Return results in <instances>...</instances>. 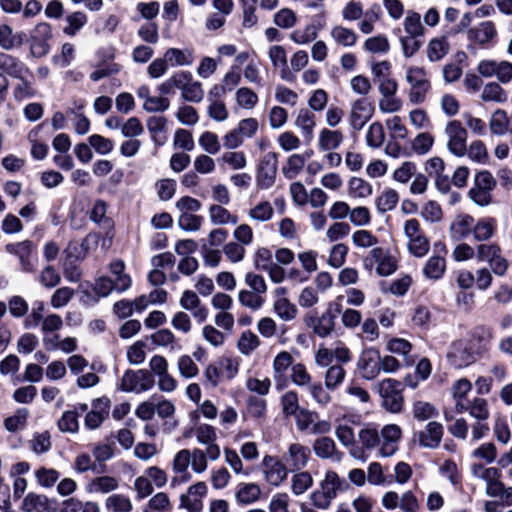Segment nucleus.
<instances>
[{
	"instance_id": "21",
	"label": "nucleus",
	"mask_w": 512,
	"mask_h": 512,
	"mask_svg": "<svg viewBox=\"0 0 512 512\" xmlns=\"http://www.w3.org/2000/svg\"><path fill=\"white\" fill-rule=\"evenodd\" d=\"M313 451L320 459H332L340 461L342 453L338 451L334 440L330 437H319L313 442Z\"/></svg>"
},
{
	"instance_id": "46",
	"label": "nucleus",
	"mask_w": 512,
	"mask_h": 512,
	"mask_svg": "<svg viewBox=\"0 0 512 512\" xmlns=\"http://www.w3.org/2000/svg\"><path fill=\"white\" fill-rule=\"evenodd\" d=\"M471 457L476 460H482L487 464H491L497 458L496 446L492 442L483 443L472 451Z\"/></svg>"
},
{
	"instance_id": "23",
	"label": "nucleus",
	"mask_w": 512,
	"mask_h": 512,
	"mask_svg": "<svg viewBox=\"0 0 512 512\" xmlns=\"http://www.w3.org/2000/svg\"><path fill=\"white\" fill-rule=\"evenodd\" d=\"M119 487V479L114 476L102 475L91 479L86 485V490L91 494H108Z\"/></svg>"
},
{
	"instance_id": "49",
	"label": "nucleus",
	"mask_w": 512,
	"mask_h": 512,
	"mask_svg": "<svg viewBox=\"0 0 512 512\" xmlns=\"http://www.w3.org/2000/svg\"><path fill=\"white\" fill-rule=\"evenodd\" d=\"M508 123L507 113L502 109H497L491 116L490 130L495 135H504L508 129Z\"/></svg>"
},
{
	"instance_id": "33",
	"label": "nucleus",
	"mask_w": 512,
	"mask_h": 512,
	"mask_svg": "<svg viewBox=\"0 0 512 512\" xmlns=\"http://www.w3.org/2000/svg\"><path fill=\"white\" fill-rule=\"evenodd\" d=\"M164 56L171 66H189L193 63V52L190 49L169 48Z\"/></svg>"
},
{
	"instance_id": "10",
	"label": "nucleus",
	"mask_w": 512,
	"mask_h": 512,
	"mask_svg": "<svg viewBox=\"0 0 512 512\" xmlns=\"http://www.w3.org/2000/svg\"><path fill=\"white\" fill-rule=\"evenodd\" d=\"M278 156L275 152L266 153L260 160L256 171L257 186L266 190L271 188L276 180Z\"/></svg>"
},
{
	"instance_id": "53",
	"label": "nucleus",
	"mask_w": 512,
	"mask_h": 512,
	"mask_svg": "<svg viewBox=\"0 0 512 512\" xmlns=\"http://www.w3.org/2000/svg\"><path fill=\"white\" fill-rule=\"evenodd\" d=\"M404 29L410 36H423L424 28L421 23L420 14L409 11L404 20Z\"/></svg>"
},
{
	"instance_id": "37",
	"label": "nucleus",
	"mask_w": 512,
	"mask_h": 512,
	"mask_svg": "<svg viewBox=\"0 0 512 512\" xmlns=\"http://www.w3.org/2000/svg\"><path fill=\"white\" fill-rule=\"evenodd\" d=\"M105 508L109 512H131L133 504L124 494H112L105 500Z\"/></svg>"
},
{
	"instance_id": "55",
	"label": "nucleus",
	"mask_w": 512,
	"mask_h": 512,
	"mask_svg": "<svg viewBox=\"0 0 512 512\" xmlns=\"http://www.w3.org/2000/svg\"><path fill=\"white\" fill-rule=\"evenodd\" d=\"M291 498L286 492H277L272 495L268 503L269 512H290Z\"/></svg>"
},
{
	"instance_id": "63",
	"label": "nucleus",
	"mask_w": 512,
	"mask_h": 512,
	"mask_svg": "<svg viewBox=\"0 0 512 512\" xmlns=\"http://www.w3.org/2000/svg\"><path fill=\"white\" fill-rule=\"evenodd\" d=\"M422 36H401L400 43L402 46L403 54L406 58H411L423 45Z\"/></svg>"
},
{
	"instance_id": "6",
	"label": "nucleus",
	"mask_w": 512,
	"mask_h": 512,
	"mask_svg": "<svg viewBox=\"0 0 512 512\" xmlns=\"http://www.w3.org/2000/svg\"><path fill=\"white\" fill-rule=\"evenodd\" d=\"M406 81L410 86L408 98L412 104H422L431 90L428 73L423 67L410 66L406 70Z\"/></svg>"
},
{
	"instance_id": "59",
	"label": "nucleus",
	"mask_w": 512,
	"mask_h": 512,
	"mask_svg": "<svg viewBox=\"0 0 512 512\" xmlns=\"http://www.w3.org/2000/svg\"><path fill=\"white\" fill-rule=\"evenodd\" d=\"M133 486L138 500L147 498L152 495L154 491V485L145 473L135 478Z\"/></svg>"
},
{
	"instance_id": "20",
	"label": "nucleus",
	"mask_w": 512,
	"mask_h": 512,
	"mask_svg": "<svg viewBox=\"0 0 512 512\" xmlns=\"http://www.w3.org/2000/svg\"><path fill=\"white\" fill-rule=\"evenodd\" d=\"M0 72L6 77L22 78V74L29 73V67L18 57L0 52Z\"/></svg>"
},
{
	"instance_id": "44",
	"label": "nucleus",
	"mask_w": 512,
	"mask_h": 512,
	"mask_svg": "<svg viewBox=\"0 0 512 512\" xmlns=\"http://www.w3.org/2000/svg\"><path fill=\"white\" fill-rule=\"evenodd\" d=\"M412 415L418 421H426L438 415L435 406L426 401H416L412 406Z\"/></svg>"
},
{
	"instance_id": "29",
	"label": "nucleus",
	"mask_w": 512,
	"mask_h": 512,
	"mask_svg": "<svg viewBox=\"0 0 512 512\" xmlns=\"http://www.w3.org/2000/svg\"><path fill=\"white\" fill-rule=\"evenodd\" d=\"M474 224V218L469 215H459L450 225V235L454 241L465 239L471 232Z\"/></svg>"
},
{
	"instance_id": "57",
	"label": "nucleus",
	"mask_w": 512,
	"mask_h": 512,
	"mask_svg": "<svg viewBox=\"0 0 512 512\" xmlns=\"http://www.w3.org/2000/svg\"><path fill=\"white\" fill-rule=\"evenodd\" d=\"M305 165V157L300 154H293L287 160V165L282 168V172L287 179L295 178Z\"/></svg>"
},
{
	"instance_id": "32",
	"label": "nucleus",
	"mask_w": 512,
	"mask_h": 512,
	"mask_svg": "<svg viewBox=\"0 0 512 512\" xmlns=\"http://www.w3.org/2000/svg\"><path fill=\"white\" fill-rule=\"evenodd\" d=\"M20 82L14 87L13 95L17 101L32 98L36 92L33 87V74L29 69V73L22 74V78H16Z\"/></svg>"
},
{
	"instance_id": "28",
	"label": "nucleus",
	"mask_w": 512,
	"mask_h": 512,
	"mask_svg": "<svg viewBox=\"0 0 512 512\" xmlns=\"http://www.w3.org/2000/svg\"><path fill=\"white\" fill-rule=\"evenodd\" d=\"M294 471L290 479V490L294 496H300L313 486L314 479L309 471L303 469Z\"/></svg>"
},
{
	"instance_id": "43",
	"label": "nucleus",
	"mask_w": 512,
	"mask_h": 512,
	"mask_svg": "<svg viewBox=\"0 0 512 512\" xmlns=\"http://www.w3.org/2000/svg\"><path fill=\"white\" fill-rule=\"evenodd\" d=\"M466 411L469 412L471 417L479 421H486L490 415L487 400L480 397L472 399L467 405Z\"/></svg>"
},
{
	"instance_id": "47",
	"label": "nucleus",
	"mask_w": 512,
	"mask_h": 512,
	"mask_svg": "<svg viewBox=\"0 0 512 512\" xmlns=\"http://www.w3.org/2000/svg\"><path fill=\"white\" fill-rule=\"evenodd\" d=\"M67 26L63 32L68 36H74L87 23V16L84 12L76 11L66 17Z\"/></svg>"
},
{
	"instance_id": "9",
	"label": "nucleus",
	"mask_w": 512,
	"mask_h": 512,
	"mask_svg": "<svg viewBox=\"0 0 512 512\" xmlns=\"http://www.w3.org/2000/svg\"><path fill=\"white\" fill-rule=\"evenodd\" d=\"M208 486L204 481H198L187 488L179 497V508L186 512H202Z\"/></svg>"
},
{
	"instance_id": "2",
	"label": "nucleus",
	"mask_w": 512,
	"mask_h": 512,
	"mask_svg": "<svg viewBox=\"0 0 512 512\" xmlns=\"http://www.w3.org/2000/svg\"><path fill=\"white\" fill-rule=\"evenodd\" d=\"M342 300L343 297L338 296L333 302H330L321 316H318L316 310L309 311L303 318L305 325L319 337L324 338L330 335L334 330L336 319L342 313Z\"/></svg>"
},
{
	"instance_id": "27",
	"label": "nucleus",
	"mask_w": 512,
	"mask_h": 512,
	"mask_svg": "<svg viewBox=\"0 0 512 512\" xmlns=\"http://www.w3.org/2000/svg\"><path fill=\"white\" fill-rule=\"evenodd\" d=\"M21 509L24 512H49L51 502L48 497L43 494L30 492L24 497Z\"/></svg>"
},
{
	"instance_id": "17",
	"label": "nucleus",
	"mask_w": 512,
	"mask_h": 512,
	"mask_svg": "<svg viewBox=\"0 0 512 512\" xmlns=\"http://www.w3.org/2000/svg\"><path fill=\"white\" fill-rule=\"evenodd\" d=\"M374 105L365 98L357 99L353 102L350 114V124L356 131L361 130L371 119L374 113Z\"/></svg>"
},
{
	"instance_id": "31",
	"label": "nucleus",
	"mask_w": 512,
	"mask_h": 512,
	"mask_svg": "<svg viewBox=\"0 0 512 512\" xmlns=\"http://www.w3.org/2000/svg\"><path fill=\"white\" fill-rule=\"evenodd\" d=\"M496 35L495 25L491 21H484L479 24L478 27L471 28L468 31V37L470 40L484 45L490 42Z\"/></svg>"
},
{
	"instance_id": "7",
	"label": "nucleus",
	"mask_w": 512,
	"mask_h": 512,
	"mask_svg": "<svg viewBox=\"0 0 512 512\" xmlns=\"http://www.w3.org/2000/svg\"><path fill=\"white\" fill-rule=\"evenodd\" d=\"M52 37L51 25L46 22L38 23L27 34L26 43L29 44L30 56L39 59L48 55L51 50Z\"/></svg>"
},
{
	"instance_id": "42",
	"label": "nucleus",
	"mask_w": 512,
	"mask_h": 512,
	"mask_svg": "<svg viewBox=\"0 0 512 512\" xmlns=\"http://www.w3.org/2000/svg\"><path fill=\"white\" fill-rule=\"evenodd\" d=\"M445 259L440 256H432L426 262L423 273L429 279H440L445 271Z\"/></svg>"
},
{
	"instance_id": "25",
	"label": "nucleus",
	"mask_w": 512,
	"mask_h": 512,
	"mask_svg": "<svg viewBox=\"0 0 512 512\" xmlns=\"http://www.w3.org/2000/svg\"><path fill=\"white\" fill-rule=\"evenodd\" d=\"M262 490L256 483H240L235 492V500L241 505H250L257 502L261 496Z\"/></svg>"
},
{
	"instance_id": "39",
	"label": "nucleus",
	"mask_w": 512,
	"mask_h": 512,
	"mask_svg": "<svg viewBox=\"0 0 512 512\" xmlns=\"http://www.w3.org/2000/svg\"><path fill=\"white\" fill-rule=\"evenodd\" d=\"M315 115L308 109H300L295 120V125L301 129L304 137L312 139L315 126Z\"/></svg>"
},
{
	"instance_id": "62",
	"label": "nucleus",
	"mask_w": 512,
	"mask_h": 512,
	"mask_svg": "<svg viewBox=\"0 0 512 512\" xmlns=\"http://www.w3.org/2000/svg\"><path fill=\"white\" fill-rule=\"evenodd\" d=\"M282 410L285 416H295L300 410L296 392L288 391L281 397Z\"/></svg>"
},
{
	"instance_id": "18",
	"label": "nucleus",
	"mask_w": 512,
	"mask_h": 512,
	"mask_svg": "<svg viewBox=\"0 0 512 512\" xmlns=\"http://www.w3.org/2000/svg\"><path fill=\"white\" fill-rule=\"evenodd\" d=\"M310 457V448L298 442L289 444L287 452L284 455L286 463L292 470L304 469L307 466Z\"/></svg>"
},
{
	"instance_id": "38",
	"label": "nucleus",
	"mask_w": 512,
	"mask_h": 512,
	"mask_svg": "<svg viewBox=\"0 0 512 512\" xmlns=\"http://www.w3.org/2000/svg\"><path fill=\"white\" fill-rule=\"evenodd\" d=\"M496 221L493 218L479 220L472 226L473 237L476 241H486L490 239L495 231Z\"/></svg>"
},
{
	"instance_id": "12",
	"label": "nucleus",
	"mask_w": 512,
	"mask_h": 512,
	"mask_svg": "<svg viewBox=\"0 0 512 512\" xmlns=\"http://www.w3.org/2000/svg\"><path fill=\"white\" fill-rule=\"evenodd\" d=\"M197 442L206 446L211 461H217L221 456L220 446L217 444V430L214 426L202 423L197 425L191 431Z\"/></svg>"
},
{
	"instance_id": "61",
	"label": "nucleus",
	"mask_w": 512,
	"mask_h": 512,
	"mask_svg": "<svg viewBox=\"0 0 512 512\" xmlns=\"http://www.w3.org/2000/svg\"><path fill=\"white\" fill-rule=\"evenodd\" d=\"M429 247V240L423 234L409 239L408 249L415 257L425 256L429 251Z\"/></svg>"
},
{
	"instance_id": "24",
	"label": "nucleus",
	"mask_w": 512,
	"mask_h": 512,
	"mask_svg": "<svg viewBox=\"0 0 512 512\" xmlns=\"http://www.w3.org/2000/svg\"><path fill=\"white\" fill-rule=\"evenodd\" d=\"M107 203L104 200L98 199L95 201L89 218L94 223L98 224L102 229L106 230V235L109 236L110 232L114 229V221L106 216ZM112 235H110V238Z\"/></svg>"
},
{
	"instance_id": "3",
	"label": "nucleus",
	"mask_w": 512,
	"mask_h": 512,
	"mask_svg": "<svg viewBox=\"0 0 512 512\" xmlns=\"http://www.w3.org/2000/svg\"><path fill=\"white\" fill-rule=\"evenodd\" d=\"M343 483L344 480L335 471H326L318 488L309 496L311 504L320 510H327L337 497Z\"/></svg>"
},
{
	"instance_id": "54",
	"label": "nucleus",
	"mask_w": 512,
	"mask_h": 512,
	"mask_svg": "<svg viewBox=\"0 0 512 512\" xmlns=\"http://www.w3.org/2000/svg\"><path fill=\"white\" fill-rule=\"evenodd\" d=\"M345 377V371L339 363H335L328 367L325 376V385L327 389H335Z\"/></svg>"
},
{
	"instance_id": "15",
	"label": "nucleus",
	"mask_w": 512,
	"mask_h": 512,
	"mask_svg": "<svg viewBox=\"0 0 512 512\" xmlns=\"http://www.w3.org/2000/svg\"><path fill=\"white\" fill-rule=\"evenodd\" d=\"M477 70L486 78L496 76L503 84L512 80V63L508 61L482 60L479 62Z\"/></svg>"
},
{
	"instance_id": "58",
	"label": "nucleus",
	"mask_w": 512,
	"mask_h": 512,
	"mask_svg": "<svg viewBox=\"0 0 512 512\" xmlns=\"http://www.w3.org/2000/svg\"><path fill=\"white\" fill-rule=\"evenodd\" d=\"M276 314L285 321H290L296 317L297 308L288 299H278L274 304Z\"/></svg>"
},
{
	"instance_id": "60",
	"label": "nucleus",
	"mask_w": 512,
	"mask_h": 512,
	"mask_svg": "<svg viewBox=\"0 0 512 512\" xmlns=\"http://www.w3.org/2000/svg\"><path fill=\"white\" fill-rule=\"evenodd\" d=\"M266 400L251 396L247 400V413L254 419H263L266 416Z\"/></svg>"
},
{
	"instance_id": "13",
	"label": "nucleus",
	"mask_w": 512,
	"mask_h": 512,
	"mask_svg": "<svg viewBox=\"0 0 512 512\" xmlns=\"http://www.w3.org/2000/svg\"><path fill=\"white\" fill-rule=\"evenodd\" d=\"M154 378L146 370L127 371L121 381V389L125 392L142 393L154 386Z\"/></svg>"
},
{
	"instance_id": "4",
	"label": "nucleus",
	"mask_w": 512,
	"mask_h": 512,
	"mask_svg": "<svg viewBox=\"0 0 512 512\" xmlns=\"http://www.w3.org/2000/svg\"><path fill=\"white\" fill-rule=\"evenodd\" d=\"M210 455L208 450L199 448L179 450L172 461V469L177 474L187 473L188 467L196 474L204 473L208 468Z\"/></svg>"
},
{
	"instance_id": "11",
	"label": "nucleus",
	"mask_w": 512,
	"mask_h": 512,
	"mask_svg": "<svg viewBox=\"0 0 512 512\" xmlns=\"http://www.w3.org/2000/svg\"><path fill=\"white\" fill-rule=\"evenodd\" d=\"M261 465L264 480L269 485L278 487L286 481L289 474V468L277 457L265 455L262 459Z\"/></svg>"
},
{
	"instance_id": "40",
	"label": "nucleus",
	"mask_w": 512,
	"mask_h": 512,
	"mask_svg": "<svg viewBox=\"0 0 512 512\" xmlns=\"http://www.w3.org/2000/svg\"><path fill=\"white\" fill-rule=\"evenodd\" d=\"M29 418V410L27 408H19L16 412L4 420V427L9 432H17L26 427Z\"/></svg>"
},
{
	"instance_id": "8",
	"label": "nucleus",
	"mask_w": 512,
	"mask_h": 512,
	"mask_svg": "<svg viewBox=\"0 0 512 512\" xmlns=\"http://www.w3.org/2000/svg\"><path fill=\"white\" fill-rule=\"evenodd\" d=\"M400 382L388 378L378 384V393L382 398V406L391 413H400L403 409L404 398Z\"/></svg>"
},
{
	"instance_id": "26",
	"label": "nucleus",
	"mask_w": 512,
	"mask_h": 512,
	"mask_svg": "<svg viewBox=\"0 0 512 512\" xmlns=\"http://www.w3.org/2000/svg\"><path fill=\"white\" fill-rule=\"evenodd\" d=\"M472 388L471 382L467 379L457 380L451 387V395L455 402V412L462 414L466 412L467 405L464 400Z\"/></svg>"
},
{
	"instance_id": "64",
	"label": "nucleus",
	"mask_w": 512,
	"mask_h": 512,
	"mask_svg": "<svg viewBox=\"0 0 512 512\" xmlns=\"http://www.w3.org/2000/svg\"><path fill=\"white\" fill-rule=\"evenodd\" d=\"M62 432L76 433L79 429L78 415L75 411H65L58 421Z\"/></svg>"
},
{
	"instance_id": "35",
	"label": "nucleus",
	"mask_w": 512,
	"mask_h": 512,
	"mask_svg": "<svg viewBox=\"0 0 512 512\" xmlns=\"http://www.w3.org/2000/svg\"><path fill=\"white\" fill-rule=\"evenodd\" d=\"M343 141V135L338 130L324 128L319 135V148L322 151L337 149Z\"/></svg>"
},
{
	"instance_id": "30",
	"label": "nucleus",
	"mask_w": 512,
	"mask_h": 512,
	"mask_svg": "<svg viewBox=\"0 0 512 512\" xmlns=\"http://www.w3.org/2000/svg\"><path fill=\"white\" fill-rule=\"evenodd\" d=\"M173 503L166 492L152 495L142 508V512H172Z\"/></svg>"
},
{
	"instance_id": "1",
	"label": "nucleus",
	"mask_w": 512,
	"mask_h": 512,
	"mask_svg": "<svg viewBox=\"0 0 512 512\" xmlns=\"http://www.w3.org/2000/svg\"><path fill=\"white\" fill-rule=\"evenodd\" d=\"M401 438L402 429L397 424L384 425L380 431L372 425H366L358 432L362 450L352 451L351 455L363 462L366 461L364 450L377 449V454L381 457L393 456L399 449Z\"/></svg>"
},
{
	"instance_id": "56",
	"label": "nucleus",
	"mask_w": 512,
	"mask_h": 512,
	"mask_svg": "<svg viewBox=\"0 0 512 512\" xmlns=\"http://www.w3.org/2000/svg\"><path fill=\"white\" fill-rule=\"evenodd\" d=\"M385 134L380 122H374L370 125L366 134V143L369 147L379 148L384 142Z\"/></svg>"
},
{
	"instance_id": "34",
	"label": "nucleus",
	"mask_w": 512,
	"mask_h": 512,
	"mask_svg": "<svg viewBox=\"0 0 512 512\" xmlns=\"http://www.w3.org/2000/svg\"><path fill=\"white\" fill-rule=\"evenodd\" d=\"M34 477L40 487L49 489L59 481L60 473L54 468L41 466L34 470Z\"/></svg>"
},
{
	"instance_id": "52",
	"label": "nucleus",
	"mask_w": 512,
	"mask_h": 512,
	"mask_svg": "<svg viewBox=\"0 0 512 512\" xmlns=\"http://www.w3.org/2000/svg\"><path fill=\"white\" fill-rule=\"evenodd\" d=\"M269 57L271 59L272 64L275 67H277V66L283 67L282 72H281V78L289 81L290 78L288 77V73L286 71L287 58H286L285 49L279 45L272 46L269 50Z\"/></svg>"
},
{
	"instance_id": "48",
	"label": "nucleus",
	"mask_w": 512,
	"mask_h": 512,
	"mask_svg": "<svg viewBox=\"0 0 512 512\" xmlns=\"http://www.w3.org/2000/svg\"><path fill=\"white\" fill-rule=\"evenodd\" d=\"M331 36L338 44L345 47L353 46L357 41L356 33L353 30L342 26H335L331 30Z\"/></svg>"
},
{
	"instance_id": "36",
	"label": "nucleus",
	"mask_w": 512,
	"mask_h": 512,
	"mask_svg": "<svg viewBox=\"0 0 512 512\" xmlns=\"http://www.w3.org/2000/svg\"><path fill=\"white\" fill-rule=\"evenodd\" d=\"M449 52V43L446 37L433 38L427 46V57L431 62L440 61Z\"/></svg>"
},
{
	"instance_id": "14",
	"label": "nucleus",
	"mask_w": 512,
	"mask_h": 512,
	"mask_svg": "<svg viewBox=\"0 0 512 512\" xmlns=\"http://www.w3.org/2000/svg\"><path fill=\"white\" fill-rule=\"evenodd\" d=\"M448 136L447 148L455 156L462 157L467 152V130L458 120L449 121L445 128Z\"/></svg>"
},
{
	"instance_id": "5",
	"label": "nucleus",
	"mask_w": 512,
	"mask_h": 512,
	"mask_svg": "<svg viewBox=\"0 0 512 512\" xmlns=\"http://www.w3.org/2000/svg\"><path fill=\"white\" fill-rule=\"evenodd\" d=\"M398 368V360L391 355L381 357L380 354H362L358 361L360 374L368 380L376 378L381 371L392 373Z\"/></svg>"
},
{
	"instance_id": "45",
	"label": "nucleus",
	"mask_w": 512,
	"mask_h": 512,
	"mask_svg": "<svg viewBox=\"0 0 512 512\" xmlns=\"http://www.w3.org/2000/svg\"><path fill=\"white\" fill-rule=\"evenodd\" d=\"M481 98L484 101L503 103L507 101L508 95L498 83L490 82L485 85Z\"/></svg>"
},
{
	"instance_id": "51",
	"label": "nucleus",
	"mask_w": 512,
	"mask_h": 512,
	"mask_svg": "<svg viewBox=\"0 0 512 512\" xmlns=\"http://www.w3.org/2000/svg\"><path fill=\"white\" fill-rule=\"evenodd\" d=\"M399 201L396 190L388 189L376 199V206L379 212L385 213L394 209Z\"/></svg>"
},
{
	"instance_id": "19",
	"label": "nucleus",
	"mask_w": 512,
	"mask_h": 512,
	"mask_svg": "<svg viewBox=\"0 0 512 512\" xmlns=\"http://www.w3.org/2000/svg\"><path fill=\"white\" fill-rule=\"evenodd\" d=\"M110 401L108 398H97L92 403V410L85 416V426L94 430L101 426L108 415Z\"/></svg>"
},
{
	"instance_id": "50",
	"label": "nucleus",
	"mask_w": 512,
	"mask_h": 512,
	"mask_svg": "<svg viewBox=\"0 0 512 512\" xmlns=\"http://www.w3.org/2000/svg\"><path fill=\"white\" fill-rule=\"evenodd\" d=\"M45 311V304L41 300H36L32 304L31 312L27 315L24 320V325L26 328H36L40 323L44 320L43 314Z\"/></svg>"
},
{
	"instance_id": "16",
	"label": "nucleus",
	"mask_w": 512,
	"mask_h": 512,
	"mask_svg": "<svg viewBox=\"0 0 512 512\" xmlns=\"http://www.w3.org/2000/svg\"><path fill=\"white\" fill-rule=\"evenodd\" d=\"M443 434L444 428L442 424L436 421H430L422 430L414 434V438L421 447L435 449L440 445Z\"/></svg>"
},
{
	"instance_id": "41",
	"label": "nucleus",
	"mask_w": 512,
	"mask_h": 512,
	"mask_svg": "<svg viewBox=\"0 0 512 512\" xmlns=\"http://www.w3.org/2000/svg\"><path fill=\"white\" fill-rule=\"evenodd\" d=\"M471 474L474 478L482 480L486 486L494 479L501 477V472L495 467H486L481 463H473L470 466Z\"/></svg>"
},
{
	"instance_id": "22",
	"label": "nucleus",
	"mask_w": 512,
	"mask_h": 512,
	"mask_svg": "<svg viewBox=\"0 0 512 512\" xmlns=\"http://www.w3.org/2000/svg\"><path fill=\"white\" fill-rule=\"evenodd\" d=\"M27 40V33L19 31L13 33L12 28L7 24L0 25V47L3 50L10 51L18 48Z\"/></svg>"
}]
</instances>
